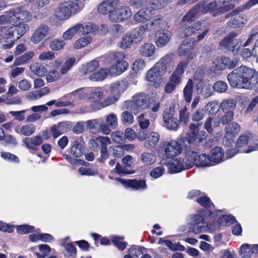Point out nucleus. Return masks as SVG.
<instances>
[{
	"label": "nucleus",
	"instance_id": "41",
	"mask_svg": "<svg viewBox=\"0 0 258 258\" xmlns=\"http://www.w3.org/2000/svg\"><path fill=\"white\" fill-rule=\"evenodd\" d=\"M201 5H196L192 9L190 10L183 17L182 21L188 22H192V19L196 17L198 13L201 10Z\"/></svg>",
	"mask_w": 258,
	"mask_h": 258
},
{
	"label": "nucleus",
	"instance_id": "48",
	"mask_svg": "<svg viewBox=\"0 0 258 258\" xmlns=\"http://www.w3.org/2000/svg\"><path fill=\"white\" fill-rule=\"evenodd\" d=\"M36 130V126L33 124L22 125L20 128V133L25 136L32 135Z\"/></svg>",
	"mask_w": 258,
	"mask_h": 258
},
{
	"label": "nucleus",
	"instance_id": "47",
	"mask_svg": "<svg viewBox=\"0 0 258 258\" xmlns=\"http://www.w3.org/2000/svg\"><path fill=\"white\" fill-rule=\"evenodd\" d=\"M111 138L113 142L118 144H123L126 142L125 137L124 136L123 133L120 131L112 133Z\"/></svg>",
	"mask_w": 258,
	"mask_h": 258
},
{
	"label": "nucleus",
	"instance_id": "23",
	"mask_svg": "<svg viewBox=\"0 0 258 258\" xmlns=\"http://www.w3.org/2000/svg\"><path fill=\"white\" fill-rule=\"evenodd\" d=\"M128 63L126 61H119L115 63L109 70V74L112 75H118L122 74L128 68Z\"/></svg>",
	"mask_w": 258,
	"mask_h": 258
},
{
	"label": "nucleus",
	"instance_id": "56",
	"mask_svg": "<svg viewBox=\"0 0 258 258\" xmlns=\"http://www.w3.org/2000/svg\"><path fill=\"white\" fill-rule=\"evenodd\" d=\"M125 89V83L123 81L114 82L111 86V91L113 93L117 92L120 93L123 92Z\"/></svg>",
	"mask_w": 258,
	"mask_h": 258
},
{
	"label": "nucleus",
	"instance_id": "30",
	"mask_svg": "<svg viewBox=\"0 0 258 258\" xmlns=\"http://www.w3.org/2000/svg\"><path fill=\"white\" fill-rule=\"evenodd\" d=\"M236 106V102L234 99H227L223 100L221 104L220 108L224 112L233 113Z\"/></svg>",
	"mask_w": 258,
	"mask_h": 258
},
{
	"label": "nucleus",
	"instance_id": "59",
	"mask_svg": "<svg viewBox=\"0 0 258 258\" xmlns=\"http://www.w3.org/2000/svg\"><path fill=\"white\" fill-rule=\"evenodd\" d=\"M206 112L203 108H199L193 112L191 119L193 121L199 122L202 120L205 117Z\"/></svg>",
	"mask_w": 258,
	"mask_h": 258
},
{
	"label": "nucleus",
	"instance_id": "27",
	"mask_svg": "<svg viewBox=\"0 0 258 258\" xmlns=\"http://www.w3.org/2000/svg\"><path fill=\"white\" fill-rule=\"evenodd\" d=\"M140 161L145 165H151L156 161V156L152 152H144L140 156Z\"/></svg>",
	"mask_w": 258,
	"mask_h": 258
},
{
	"label": "nucleus",
	"instance_id": "54",
	"mask_svg": "<svg viewBox=\"0 0 258 258\" xmlns=\"http://www.w3.org/2000/svg\"><path fill=\"white\" fill-rule=\"evenodd\" d=\"M173 162L174 163H177L175 165L177 167V170H179V171H181L182 170L189 169L192 166V162H190L187 163L186 161L184 163L183 159L180 158L175 159L173 160Z\"/></svg>",
	"mask_w": 258,
	"mask_h": 258
},
{
	"label": "nucleus",
	"instance_id": "35",
	"mask_svg": "<svg viewBox=\"0 0 258 258\" xmlns=\"http://www.w3.org/2000/svg\"><path fill=\"white\" fill-rule=\"evenodd\" d=\"M70 152L71 154L75 157H81L84 152L82 145L77 141H74L72 143V146L71 148Z\"/></svg>",
	"mask_w": 258,
	"mask_h": 258
},
{
	"label": "nucleus",
	"instance_id": "43",
	"mask_svg": "<svg viewBox=\"0 0 258 258\" xmlns=\"http://www.w3.org/2000/svg\"><path fill=\"white\" fill-rule=\"evenodd\" d=\"M252 140V136L250 134H243L238 138L236 146L237 147H242L249 143H250Z\"/></svg>",
	"mask_w": 258,
	"mask_h": 258
},
{
	"label": "nucleus",
	"instance_id": "42",
	"mask_svg": "<svg viewBox=\"0 0 258 258\" xmlns=\"http://www.w3.org/2000/svg\"><path fill=\"white\" fill-rule=\"evenodd\" d=\"M120 120L123 125L128 126L134 122V117L131 112L124 111L120 115Z\"/></svg>",
	"mask_w": 258,
	"mask_h": 258
},
{
	"label": "nucleus",
	"instance_id": "49",
	"mask_svg": "<svg viewBox=\"0 0 258 258\" xmlns=\"http://www.w3.org/2000/svg\"><path fill=\"white\" fill-rule=\"evenodd\" d=\"M172 1V0H152L150 4L152 9L160 10L171 3Z\"/></svg>",
	"mask_w": 258,
	"mask_h": 258
},
{
	"label": "nucleus",
	"instance_id": "46",
	"mask_svg": "<svg viewBox=\"0 0 258 258\" xmlns=\"http://www.w3.org/2000/svg\"><path fill=\"white\" fill-rule=\"evenodd\" d=\"M109 152L111 156L115 158H120L124 154L122 146H111L109 148Z\"/></svg>",
	"mask_w": 258,
	"mask_h": 258
},
{
	"label": "nucleus",
	"instance_id": "53",
	"mask_svg": "<svg viewBox=\"0 0 258 258\" xmlns=\"http://www.w3.org/2000/svg\"><path fill=\"white\" fill-rule=\"evenodd\" d=\"M237 63L236 59L231 60L227 57H223L221 59V63L223 65L220 68L217 69L218 70L223 69L225 67H228L230 69L234 68Z\"/></svg>",
	"mask_w": 258,
	"mask_h": 258
},
{
	"label": "nucleus",
	"instance_id": "58",
	"mask_svg": "<svg viewBox=\"0 0 258 258\" xmlns=\"http://www.w3.org/2000/svg\"><path fill=\"white\" fill-rule=\"evenodd\" d=\"M240 129L239 125L235 122H232L225 128L226 132L231 135L237 134L240 131Z\"/></svg>",
	"mask_w": 258,
	"mask_h": 258
},
{
	"label": "nucleus",
	"instance_id": "39",
	"mask_svg": "<svg viewBox=\"0 0 258 258\" xmlns=\"http://www.w3.org/2000/svg\"><path fill=\"white\" fill-rule=\"evenodd\" d=\"M78 25H81V27L79 28V33L83 35L93 33L97 30L96 26L90 23L84 24H78Z\"/></svg>",
	"mask_w": 258,
	"mask_h": 258
},
{
	"label": "nucleus",
	"instance_id": "38",
	"mask_svg": "<svg viewBox=\"0 0 258 258\" xmlns=\"http://www.w3.org/2000/svg\"><path fill=\"white\" fill-rule=\"evenodd\" d=\"M218 9V6L216 3V0H213V1L209 3H204L202 4L201 11L204 13H206L208 12H213V15L214 16H216V15H215V14Z\"/></svg>",
	"mask_w": 258,
	"mask_h": 258
},
{
	"label": "nucleus",
	"instance_id": "9",
	"mask_svg": "<svg viewBox=\"0 0 258 258\" xmlns=\"http://www.w3.org/2000/svg\"><path fill=\"white\" fill-rule=\"evenodd\" d=\"M134 105H132L131 110L137 112L136 107L142 109L148 108L151 105V99L149 96L144 94H139L134 96L133 98Z\"/></svg>",
	"mask_w": 258,
	"mask_h": 258
},
{
	"label": "nucleus",
	"instance_id": "45",
	"mask_svg": "<svg viewBox=\"0 0 258 258\" xmlns=\"http://www.w3.org/2000/svg\"><path fill=\"white\" fill-rule=\"evenodd\" d=\"M144 249V247H140L139 248L131 247L128 249V253L124 256V258H140L143 255V252L142 249Z\"/></svg>",
	"mask_w": 258,
	"mask_h": 258
},
{
	"label": "nucleus",
	"instance_id": "36",
	"mask_svg": "<svg viewBox=\"0 0 258 258\" xmlns=\"http://www.w3.org/2000/svg\"><path fill=\"white\" fill-rule=\"evenodd\" d=\"M163 74L164 73L161 72L156 64L153 68L148 71L146 79L147 81L152 82L157 79L159 76Z\"/></svg>",
	"mask_w": 258,
	"mask_h": 258
},
{
	"label": "nucleus",
	"instance_id": "28",
	"mask_svg": "<svg viewBox=\"0 0 258 258\" xmlns=\"http://www.w3.org/2000/svg\"><path fill=\"white\" fill-rule=\"evenodd\" d=\"M193 163L199 167H208L211 166L209 160V156L205 154H202L194 158Z\"/></svg>",
	"mask_w": 258,
	"mask_h": 258
},
{
	"label": "nucleus",
	"instance_id": "37",
	"mask_svg": "<svg viewBox=\"0 0 258 258\" xmlns=\"http://www.w3.org/2000/svg\"><path fill=\"white\" fill-rule=\"evenodd\" d=\"M33 56L34 52L33 51H27L23 55L16 58L14 64L16 66H20L22 64L26 63L32 58Z\"/></svg>",
	"mask_w": 258,
	"mask_h": 258
},
{
	"label": "nucleus",
	"instance_id": "3",
	"mask_svg": "<svg viewBox=\"0 0 258 258\" xmlns=\"http://www.w3.org/2000/svg\"><path fill=\"white\" fill-rule=\"evenodd\" d=\"M82 9L81 0H67L58 5L53 15L59 21H65L69 19L72 15L79 13Z\"/></svg>",
	"mask_w": 258,
	"mask_h": 258
},
{
	"label": "nucleus",
	"instance_id": "34",
	"mask_svg": "<svg viewBox=\"0 0 258 258\" xmlns=\"http://www.w3.org/2000/svg\"><path fill=\"white\" fill-rule=\"evenodd\" d=\"M109 74V71L107 69H102L97 72L93 73L89 76L90 80L93 81L103 80Z\"/></svg>",
	"mask_w": 258,
	"mask_h": 258
},
{
	"label": "nucleus",
	"instance_id": "22",
	"mask_svg": "<svg viewBox=\"0 0 258 258\" xmlns=\"http://www.w3.org/2000/svg\"><path fill=\"white\" fill-rule=\"evenodd\" d=\"M204 135L201 136L199 133L187 132L186 134L184 142L187 141L189 144L198 145L202 143L204 139Z\"/></svg>",
	"mask_w": 258,
	"mask_h": 258
},
{
	"label": "nucleus",
	"instance_id": "11",
	"mask_svg": "<svg viewBox=\"0 0 258 258\" xmlns=\"http://www.w3.org/2000/svg\"><path fill=\"white\" fill-rule=\"evenodd\" d=\"M50 31L49 27L45 24H41L35 29L30 38V40L34 44H38L46 37Z\"/></svg>",
	"mask_w": 258,
	"mask_h": 258
},
{
	"label": "nucleus",
	"instance_id": "25",
	"mask_svg": "<svg viewBox=\"0 0 258 258\" xmlns=\"http://www.w3.org/2000/svg\"><path fill=\"white\" fill-rule=\"evenodd\" d=\"M194 48V41L191 39H185L178 48V54L180 56H184Z\"/></svg>",
	"mask_w": 258,
	"mask_h": 258
},
{
	"label": "nucleus",
	"instance_id": "61",
	"mask_svg": "<svg viewBox=\"0 0 258 258\" xmlns=\"http://www.w3.org/2000/svg\"><path fill=\"white\" fill-rule=\"evenodd\" d=\"M123 238L119 236H115L112 240V243L120 250H124L127 245V242L123 241Z\"/></svg>",
	"mask_w": 258,
	"mask_h": 258
},
{
	"label": "nucleus",
	"instance_id": "13",
	"mask_svg": "<svg viewBox=\"0 0 258 258\" xmlns=\"http://www.w3.org/2000/svg\"><path fill=\"white\" fill-rule=\"evenodd\" d=\"M188 64V61H181L177 66L176 70L171 75L169 81L176 86L179 85L181 81V77L184 72L185 68Z\"/></svg>",
	"mask_w": 258,
	"mask_h": 258
},
{
	"label": "nucleus",
	"instance_id": "1",
	"mask_svg": "<svg viewBox=\"0 0 258 258\" xmlns=\"http://www.w3.org/2000/svg\"><path fill=\"white\" fill-rule=\"evenodd\" d=\"M227 79L233 88L255 89L258 88V73L254 70L242 66L229 74Z\"/></svg>",
	"mask_w": 258,
	"mask_h": 258
},
{
	"label": "nucleus",
	"instance_id": "40",
	"mask_svg": "<svg viewBox=\"0 0 258 258\" xmlns=\"http://www.w3.org/2000/svg\"><path fill=\"white\" fill-rule=\"evenodd\" d=\"M201 5H196L192 9L190 10L183 17L182 21L188 22H192V19L196 17L198 13L201 10Z\"/></svg>",
	"mask_w": 258,
	"mask_h": 258
},
{
	"label": "nucleus",
	"instance_id": "8",
	"mask_svg": "<svg viewBox=\"0 0 258 258\" xmlns=\"http://www.w3.org/2000/svg\"><path fill=\"white\" fill-rule=\"evenodd\" d=\"M86 126L92 133L95 134L102 132L103 134L108 135L111 133V131L108 129L107 125H105V123H100L98 119L87 121Z\"/></svg>",
	"mask_w": 258,
	"mask_h": 258
},
{
	"label": "nucleus",
	"instance_id": "2",
	"mask_svg": "<svg viewBox=\"0 0 258 258\" xmlns=\"http://www.w3.org/2000/svg\"><path fill=\"white\" fill-rule=\"evenodd\" d=\"M32 19V15L30 12L24 10L22 7H17L10 9L0 15V25L12 24L13 26L20 24L26 25L25 23L29 22Z\"/></svg>",
	"mask_w": 258,
	"mask_h": 258
},
{
	"label": "nucleus",
	"instance_id": "62",
	"mask_svg": "<svg viewBox=\"0 0 258 258\" xmlns=\"http://www.w3.org/2000/svg\"><path fill=\"white\" fill-rule=\"evenodd\" d=\"M152 30L160 28L163 22V17L160 15L155 16L151 21H148Z\"/></svg>",
	"mask_w": 258,
	"mask_h": 258
},
{
	"label": "nucleus",
	"instance_id": "19",
	"mask_svg": "<svg viewBox=\"0 0 258 258\" xmlns=\"http://www.w3.org/2000/svg\"><path fill=\"white\" fill-rule=\"evenodd\" d=\"M122 183L126 187L136 190L145 189L147 186L144 180L128 179L123 180Z\"/></svg>",
	"mask_w": 258,
	"mask_h": 258
},
{
	"label": "nucleus",
	"instance_id": "60",
	"mask_svg": "<svg viewBox=\"0 0 258 258\" xmlns=\"http://www.w3.org/2000/svg\"><path fill=\"white\" fill-rule=\"evenodd\" d=\"M91 41V38L89 37H82L77 40L74 43L75 49H80L86 46Z\"/></svg>",
	"mask_w": 258,
	"mask_h": 258
},
{
	"label": "nucleus",
	"instance_id": "5",
	"mask_svg": "<svg viewBox=\"0 0 258 258\" xmlns=\"http://www.w3.org/2000/svg\"><path fill=\"white\" fill-rule=\"evenodd\" d=\"M28 29L26 25L18 24L9 28L2 27L1 28L0 43L7 42L6 40L12 38L16 35L17 39H19L24 35Z\"/></svg>",
	"mask_w": 258,
	"mask_h": 258
},
{
	"label": "nucleus",
	"instance_id": "31",
	"mask_svg": "<svg viewBox=\"0 0 258 258\" xmlns=\"http://www.w3.org/2000/svg\"><path fill=\"white\" fill-rule=\"evenodd\" d=\"M31 71L39 77L44 76L47 72L46 68L39 62H34L30 66Z\"/></svg>",
	"mask_w": 258,
	"mask_h": 258
},
{
	"label": "nucleus",
	"instance_id": "63",
	"mask_svg": "<svg viewBox=\"0 0 258 258\" xmlns=\"http://www.w3.org/2000/svg\"><path fill=\"white\" fill-rule=\"evenodd\" d=\"M152 30L160 28L163 22V17L160 15L155 16L151 21H148Z\"/></svg>",
	"mask_w": 258,
	"mask_h": 258
},
{
	"label": "nucleus",
	"instance_id": "32",
	"mask_svg": "<svg viewBox=\"0 0 258 258\" xmlns=\"http://www.w3.org/2000/svg\"><path fill=\"white\" fill-rule=\"evenodd\" d=\"M194 89V84L191 80H188L183 89V96L186 102L189 103L192 99Z\"/></svg>",
	"mask_w": 258,
	"mask_h": 258
},
{
	"label": "nucleus",
	"instance_id": "4",
	"mask_svg": "<svg viewBox=\"0 0 258 258\" xmlns=\"http://www.w3.org/2000/svg\"><path fill=\"white\" fill-rule=\"evenodd\" d=\"M183 146H186L184 138H180L177 141L163 142L160 144V152L167 158H170L180 154Z\"/></svg>",
	"mask_w": 258,
	"mask_h": 258
},
{
	"label": "nucleus",
	"instance_id": "24",
	"mask_svg": "<svg viewBox=\"0 0 258 258\" xmlns=\"http://www.w3.org/2000/svg\"><path fill=\"white\" fill-rule=\"evenodd\" d=\"M257 245L243 244L240 249V255L242 258H249L252 253H256Z\"/></svg>",
	"mask_w": 258,
	"mask_h": 258
},
{
	"label": "nucleus",
	"instance_id": "17",
	"mask_svg": "<svg viewBox=\"0 0 258 258\" xmlns=\"http://www.w3.org/2000/svg\"><path fill=\"white\" fill-rule=\"evenodd\" d=\"M163 118L165 125L169 130H176L178 125V120L174 117L173 114L167 111H165L163 114Z\"/></svg>",
	"mask_w": 258,
	"mask_h": 258
},
{
	"label": "nucleus",
	"instance_id": "29",
	"mask_svg": "<svg viewBox=\"0 0 258 258\" xmlns=\"http://www.w3.org/2000/svg\"><path fill=\"white\" fill-rule=\"evenodd\" d=\"M106 124L108 129H115L118 126V118L116 114L111 113L105 116Z\"/></svg>",
	"mask_w": 258,
	"mask_h": 258
},
{
	"label": "nucleus",
	"instance_id": "18",
	"mask_svg": "<svg viewBox=\"0 0 258 258\" xmlns=\"http://www.w3.org/2000/svg\"><path fill=\"white\" fill-rule=\"evenodd\" d=\"M22 142L28 149L36 150L37 146L42 144L43 139L41 136L37 135L31 138H25Z\"/></svg>",
	"mask_w": 258,
	"mask_h": 258
},
{
	"label": "nucleus",
	"instance_id": "26",
	"mask_svg": "<svg viewBox=\"0 0 258 258\" xmlns=\"http://www.w3.org/2000/svg\"><path fill=\"white\" fill-rule=\"evenodd\" d=\"M99 62L97 60H93L82 65L81 71L85 75L92 74L99 68Z\"/></svg>",
	"mask_w": 258,
	"mask_h": 258
},
{
	"label": "nucleus",
	"instance_id": "6",
	"mask_svg": "<svg viewBox=\"0 0 258 258\" xmlns=\"http://www.w3.org/2000/svg\"><path fill=\"white\" fill-rule=\"evenodd\" d=\"M237 34L231 32L220 43V45L225 50L236 54L242 46V41L236 38Z\"/></svg>",
	"mask_w": 258,
	"mask_h": 258
},
{
	"label": "nucleus",
	"instance_id": "44",
	"mask_svg": "<svg viewBox=\"0 0 258 258\" xmlns=\"http://www.w3.org/2000/svg\"><path fill=\"white\" fill-rule=\"evenodd\" d=\"M148 10L146 9H142L136 13L134 16V20L139 23H143L147 21L149 18Z\"/></svg>",
	"mask_w": 258,
	"mask_h": 258
},
{
	"label": "nucleus",
	"instance_id": "10",
	"mask_svg": "<svg viewBox=\"0 0 258 258\" xmlns=\"http://www.w3.org/2000/svg\"><path fill=\"white\" fill-rule=\"evenodd\" d=\"M174 63V54L169 53L165 55L156 64L161 72L165 74L167 71H171Z\"/></svg>",
	"mask_w": 258,
	"mask_h": 258
},
{
	"label": "nucleus",
	"instance_id": "7",
	"mask_svg": "<svg viewBox=\"0 0 258 258\" xmlns=\"http://www.w3.org/2000/svg\"><path fill=\"white\" fill-rule=\"evenodd\" d=\"M202 27V23L201 22H186L178 32V35L182 38L191 36L201 30Z\"/></svg>",
	"mask_w": 258,
	"mask_h": 258
},
{
	"label": "nucleus",
	"instance_id": "52",
	"mask_svg": "<svg viewBox=\"0 0 258 258\" xmlns=\"http://www.w3.org/2000/svg\"><path fill=\"white\" fill-rule=\"evenodd\" d=\"M80 25H76L75 26L72 27L70 29L67 30L63 34V38L65 40H70L71 39L75 34L79 33V28H81Z\"/></svg>",
	"mask_w": 258,
	"mask_h": 258
},
{
	"label": "nucleus",
	"instance_id": "55",
	"mask_svg": "<svg viewBox=\"0 0 258 258\" xmlns=\"http://www.w3.org/2000/svg\"><path fill=\"white\" fill-rule=\"evenodd\" d=\"M219 109L218 103L217 101L209 102L205 106V112L208 111L210 115L216 114Z\"/></svg>",
	"mask_w": 258,
	"mask_h": 258
},
{
	"label": "nucleus",
	"instance_id": "50",
	"mask_svg": "<svg viewBox=\"0 0 258 258\" xmlns=\"http://www.w3.org/2000/svg\"><path fill=\"white\" fill-rule=\"evenodd\" d=\"M75 61L76 59L74 57H70L67 59L60 69V73L62 75L67 74L73 66Z\"/></svg>",
	"mask_w": 258,
	"mask_h": 258
},
{
	"label": "nucleus",
	"instance_id": "12",
	"mask_svg": "<svg viewBox=\"0 0 258 258\" xmlns=\"http://www.w3.org/2000/svg\"><path fill=\"white\" fill-rule=\"evenodd\" d=\"M225 17L226 19H230L227 22V25L231 28H236L241 27L244 24V17L235 11L227 14Z\"/></svg>",
	"mask_w": 258,
	"mask_h": 258
},
{
	"label": "nucleus",
	"instance_id": "57",
	"mask_svg": "<svg viewBox=\"0 0 258 258\" xmlns=\"http://www.w3.org/2000/svg\"><path fill=\"white\" fill-rule=\"evenodd\" d=\"M133 43H134L131 39L129 34H126L121 39L119 46L123 49H126L131 47Z\"/></svg>",
	"mask_w": 258,
	"mask_h": 258
},
{
	"label": "nucleus",
	"instance_id": "20",
	"mask_svg": "<svg viewBox=\"0 0 258 258\" xmlns=\"http://www.w3.org/2000/svg\"><path fill=\"white\" fill-rule=\"evenodd\" d=\"M232 0H216V3L218 6L215 15H218L229 11L234 8L233 4H229Z\"/></svg>",
	"mask_w": 258,
	"mask_h": 258
},
{
	"label": "nucleus",
	"instance_id": "33",
	"mask_svg": "<svg viewBox=\"0 0 258 258\" xmlns=\"http://www.w3.org/2000/svg\"><path fill=\"white\" fill-rule=\"evenodd\" d=\"M155 50V47L153 44L147 43L140 47L139 52L143 56H150L154 53Z\"/></svg>",
	"mask_w": 258,
	"mask_h": 258
},
{
	"label": "nucleus",
	"instance_id": "51",
	"mask_svg": "<svg viewBox=\"0 0 258 258\" xmlns=\"http://www.w3.org/2000/svg\"><path fill=\"white\" fill-rule=\"evenodd\" d=\"M160 136L158 133L153 132L148 137V140L144 143V146L146 148H149L152 145L156 144L159 141Z\"/></svg>",
	"mask_w": 258,
	"mask_h": 258
},
{
	"label": "nucleus",
	"instance_id": "64",
	"mask_svg": "<svg viewBox=\"0 0 258 258\" xmlns=\"http://www.w3.org/2000/svg\"><path fill=\"white\" fill-rule=\"evenodd\" d=\"M128 34L131 36L133 42L136 43L141 42L143 40L144 35L143 33L141 31V30L139 28L138 31L133 32Z\"/></svg>",
	"mask_w": 258,
	"mask_h": 258
},
{
	"label": "nucleus",
	"instance_id": "15",
	"mask_svg": "<svg viewBox=\"0 0 258 258\" xmlns=\"http://www.w3.org/2000/svg\"><path fill=\"white\" fill-rule=\"evenodd\" d=\"M171 33L166 29H160L156 34V44L159 47L165 46L170 40Z\"/></svg>",
	"mask_w": 258,
	"mask_h": 258
},
{
	"label": "nucleus",
	"instance_id": "16",
	"mask_svg": "<svg viewBox=\"0 0 258 258\" xmlns=\"http://www.w3.org/2000/svg\"><path fill=\"white\" fill-rule=\"evenodd\" d=\"M119 0H106L102 2L98 7V11L100 14H110L113 9L117 7Z\"/></svg>",
	"mask_w": 258,
	"mask_h": 258
},
{
	"label": "nucleus",
	"instance_id": "21",
	"mask_svg": "<svg viewBox=\"0 0 258 258\" xmlns=\"http://www.w3.org/2000/svg\"><path fill=\"white\" fill-rule=\"evenodd\" d=\"M68 124L66 122H59L57 124H53L50 128V133L54 138H57L67 131Z\"/></svg>",
	"mask_w": 258,
	"mask_h": 258
},
{
	"label": "nucleus",
	"instance_id": "14",
	"mask_svg": "<svg viewBox=\"0 0 258 258\" xmlns=\"http://www.w3.org/2000/svg\"><path fill=\"white\" fill-rule=\"evenodd\" d=\"M211 166L219 164L224 161V151L219 147H215L212 149L209 155Z\"/></svg>",
	"mask_w": 258,
	"mask_h": 258
}]
</instances>
